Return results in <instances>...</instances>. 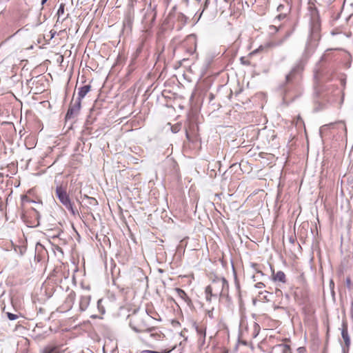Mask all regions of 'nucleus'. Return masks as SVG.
Segmentation results:
<instances>
[{
  "label": "nucleus",
  "instance_id": "nucleus-3",
  "mask_svg": "<svg viewBox=\"0 0 353 353\" xmlns=\"http://www.w3.org/2000/svg\"><path fill=\"white\" fill-rule=\"evenodd\" d=\"M302 70L301 65L298 64L295 65L289 74L285 76L286 84L296 83L299 81V77L301 71Z\"/></svg>",
  "mask_w": 353,
  "mask_h": 353
},
{
  "label": "nucleus",
  "instance_id": "nucleus-29",
  "mask_svg": "<svg viewBox=\"0 0 353 353\" xmlns=\"http://www.w3.org/2000/svg\"><path fill=\"white\" fill-rule=\"evenodd\" d=\"M22 201H26V203H34V204H37V203H39V204H41V202H39V203H37V202H36V201H35V200H29V199H27V200H22Z\"/></svg>",
  "mask_w": 353,
  "mask_h": 353
},
{
  "label": "nucleus",
  "instance_id": "nucleus-39",
  "mask_svg": "<svg viewBox=\"0 0 353 353\" xmlns=\"http://www.w3.org/2000/svg\"><path fill=\"white\" fill-rule=\"evenodd\" d=\"M141 51V47L140 46L139 48H137V52L139 53Z\"/></svg>",
  "mask_w": 353,
  "mask_h": 353
},
{
  "label": "nucleus",
  "instance_id": "nucleus-40",
  "mask_svg": "<svg viewBox=\"0 0 353 353\" xmlns=\"http://www.w3.org/2000/svg\"><path fill=\"white\" fill-rule=\"evenodd\" d=\"M48 0H41V5L43 6Z\"/></svg>",
  "mask_w": 353,
  "mask_h": 353
},
{
  "label": "nucleus",
  "instance_id": "nucleus-8",
  "mask_svg": "<svg viewBox=\"0 0 353 353\" xmlns=\"http://www.w3.org/2000/svg\"><path fill=\"white\" fill-rule=\"evenodd\" d=\"M91 296L90 295L81 296L79 301V308L81 311H85L90 302Z\"/></svg>",
  "mask_w": 353,
  "mask_h": 353
},
{
  "label": "nucleus",
  "instance_id": "nucleus-36",
  "mask_svg": "<svg viewBox=\"0 0 353 353\" xmlns=\"http://www.w3.org/2000/svg\"><path fill=\"white\" fill-rule=\"evenodd\" d=\"M31 208H32V210H34V213L36 214L37 218H38L39 212L33 207H31Z\"/></svg>",
  "mask_w": 353,
  "mask_h": 353
},
{
  "label": "nucleus",
  "instance_id": "nucleus-16",
  "mask_svg": "<svg viewBox=\"0 0 353 353\" xmlns=\"http://www.w3.org/2000/svg\"><path fill=\"white\" fill-rule=\"evenodd\" d=\"M171 350H165L162 352H157V351H154V350H142L141 351L140 353H170L171 352Z\"/></svg>",
  "mask_w": 353,
  "mask_h": 353
},
{
  "label": "nucleus",
  "instance_id": "nucleus-41",
  "mask_svg": "<svg viewBox=\"0 0 353 353\" xmlns=\"http://www.w3.org/2000/svg\"><path fill=\"white\" fill-rule=\"evenodd\" d=\"M304 348L303 347H300L298 349V350L299 351V352H302L303 351Z\"/></svg>",
  "mask_w": 353,
  "mask_h": 353
},
{
  "label": "nucleus",
  "instance_id": "nucleus-4",
  "mask_svg": "<svg viewBox=\"0 0 353 353\" xmlns=\"http://www.w3.org/2000/svg\"><path fill=\"white\" fill-rule=\"evenodd\" d=\"M81 104V101L79 99H77L74 101L72 100L65 115V119H70L77 117L80 111Z\"/></svg>",
  "mask_w": 353,
  "mask_h": 353
},
{
  "label": "nucleus",
  "instance_id": "nucleus-43",
  "mask_svg": "<svg viewBox=\"0 0 353 353\" xmlns=\"http://www.w3.org/2000/svg\"><path fill=\"white\" fill-rule=\"evenodd\" d=\"M258 274H260L261 276H264L265 274L263 273L262 270H261V272H257Z\"/></svg>",
  "mask_w": 353,
  "mask_h": 353
},
{
  "label": "nucleus",
  "instance_id": "nucleus-23",
  "mask_svg": "<svg viewBox=\"0 0 353 353\" xmlns=\"http://www.w3.org/2000/svg\"><path fill=\"white\" fill-rule=\"evenodd\" d=\"M7 316L10 321H14L18 319V315L10 312H7Z\"/></svg>",
  "mask_w": 353,
  "mask_h": 353
},
{
  "label": "nucleus",
  "instance_id": "nucleus-25",
  "mask_svg": "<svg viewBox=\"0 0 353 353\" xmlns=\"http://www.w3.org/2000/svg\"><path fill=\"white\" fill-rule=\"evenodd\" d=\"M345 284L347 288L351 289L352 288V281L350 278L348 276L345 279Z\"/></svg>",
  "mask_w": 353,
  "mask_h": 353
},
{
  "label": "nucleus",
  "instance_id": "nucleus-5",
  "mask_svg": "<svg viewBox=\"0 0 353 353\" xmlns=\"http://www.w3.org/2000/svg\"><path fill=\"white\" fill-rule=\"evenodd\" d=\"M56 194L58 199H68L66 192V185L64 183L57 185L56 188Z\"/></svg>",
  "mask_w": 353,
  "mask_h": 353
},
{
  "label": "nucleus",
  "instance_id": "nucleus-38",
  "mask_svg": "<svg viewBox=\"0 0 353 353\" xmlns=\"http://www.w3.org/2000/svg\"><path fill=\"white\" fill-rule=\"evenodd\" d=\"M21 199H28V196L25 194H22V195H21Z\"/></svg>",
  "mask_w": 353,
  "mask_h": 353
},
{
  "label": "nucleus",
  "instance_id": "nucleus-7",
  "mask_svg": "<svg viewBox=\"0 0 353 353\" xmlns=\"http://www.w3.org/2000/svg\"><path fill=\"white\" fill-rule=\"evenodd\" d=\"M134 21V13L131 11H128L125 16L123 20V26L125 28H132V23Z\"/></svg>",
  "mask_w": 353,
  "mask_h": 353
},
{
  "label": "nucleus",
  "instance_id": "nucleus-17",
  "mask_svg": "<svg viewBox=\"0 0 353 353\" xmlns=\"http://www.w3.org/2000/svg\"><path fill=\"white\" fill-rule=\"evenodd\" d=\"M289 10V6L285 5L284 3H280L277 7V10L279 12H283V11H288Z\"/></svg>",
  "mask_w": 353,
  "mask_h": 353
},
{
  "label": "nucleus",
  "instance_id": "nucleus-21",
  "mask_svg": "<svg viewBox=\"0 0 353 353\" xmlns=\"http://www.w3.org/2000/svg\"><path fill=\"white\" fill-rule=\"evenodd\" d=\"M75 296H76V294L74 291H71L68 295V297H67V299L68 300H70L71 302H74V299H75Z\"/></svg>",
  "mask_w": 353,
  "mask_h": 353
},
{
  "label": "nucleus",
  "instance_id": "nucleus-30",
  "mask_svg": "<svg viewBox=\"0 0 353 353\" xmlns=\"http://www.w3.org/2000/svg\"><path fill=\"white\" fill-rule=\"evenodd\" d=\"M179 127L178 125H175V126L172 127V132L176 133V132H179Z\"/></svg>",
  "mask_w": 353,
  "mask_h": 353
},
{
  "label": "nucleus",
  "instance_id": "nucleus-35",
  "mask_svg": "<svg viewBox=\"0 0 353 353\" xmlns=\"http://www.w3.org/2000/svg\"><path fill=\"white\" fill-rule=\"evenodd\" d=\"M285 15H286V14H285H285H282V13H281V14H279L277 17H278L279 19H284V18H285Z\"/></svg>",
  "mask_w": 353,
  "mask_h": 353
},
{
  "label": "nucleus",
  "instance_id": "nucleus-6",
  "mask_svg": "<svg viewBox=\"0 0 353 353\" xmlns=\"http://www.w3.org/2000/svg\"><path fill=\"white\" fill-rule=\"evenodd\" d=\"M62 204L70 210L72 214H76L79 213V210L74 202H72V200H60Z\"/></svg>",
  "mask_w": 353,
  "mask_h": 353
},
{
  "label": "nucleus",
  "instance_id": "nucleus-26",
  "mask_svg": "<svg viewBox=\"0 0 353 353\" xmlns=\"http://www.w3.org/2000/svg\"><path fill=\"white\" fill-rule=\"evenodd\" d=\"M350 315L352 321H353V301L351 302L350 309Z\"/></svg>",
  "mask_w": 353,
  "mask_h": 353
},
{
  "label": "nucleus",
  "instance_id": "nucleus-24",
  "mask_svg": "<svg viewBox=\"0 0 353 353\" xmlns=\"http://www.w3.org/2000/svg\"><path fill=\"white\" fill-rule=\"evenodd\" d=\"M251 267L256 272H261L260 265L259 264L252 263H251Z\"/></svg>",
  "mask_w": 353,
  "mask_h": 353
},
{
  "label": "nucleus",
  "instance_id": "nucleus-9",
  "mask_svg": "<svg viewBox=\"0 0 353 353\" xmlns=\"http://www.w3.org/2000/svg\"><path fill=\"white\" fill-rule=\"evenodd\" d=\"M341 335H342V338L344 340L345 345L347 349L348 350L349 347L350 345V338L348 334L347 327L345 324L343 325Z\"/></svg>",
  "mask_w": 353,
  "mask_h": 353
},
{
  "label": "nucleus",
  "instance_id": "nucleus-14",
  "mask_svg": "<svg viewBox=\"0 0 353 353\" xmlns=\"http://www.w3.org/2000/svg\"><path fill=\"white\" fill-rule=\"evenodd\" d=\"M272 278L274 281L285 283V274L282 271H278L276 274L273 272Z\"/></svg>",
  "mask_w": 353,
  "mask_h": 353
},
{
  "label": "nucleus",
  "instance_id": "nucleus-15",
  "mask_svg": "<svg viewBox=\"0 0 353 353\" xmlns=\"http://www.w3.org/2000/svg\"><path fill=\"white\" fill-rule=\"evenodd\" d=\"M288 37V35L287 34L282 39L270 41L268 43V46L269 47H277V46H281L285 42V41L287 39Z\"/></svg>",
  "mask_w": 353,
  "mask_h": 353
},
{
  "label": "nucleus",
  "instance_id": "nucleus-34",
  "mask_svg": "<svg viewBox=\"0 0 353 353\" xmlns=\"http://www.w3.org/2000/svg\"><path fill=\"white\" fill-rule=\"evenodd\" d=\"M205 294H206V300H207L208 301H210V300H211V297H212V296H210V293H205Z\"/></svg>",
  "mask_w": 353,
  "mask_h": 353
},
{
  "label": "nucleus",
  "instance_id": "nucleus-22",
  "mask_svg": "<svg viewBox=\"0 0 353 353\" xmlns=\"http://www.w3.org/2000/svg\"><path fill=\"white\" fill-rule=\"evenodd\" d=\"M196 332L197 333L203 336V339L205 337V330L203 327H196Z\"/></svg>",
  "mask_w": 353,
  "mask_h": 353
},
{
  "label": "nucleus",
  "instance_id": "nucleus-11",
  "mask_svg": "<svg viewBox=\"0 0 353 353\" xmlns=\"http://www.w3.org/2000/svg\"><path fill=\"white\" fill-rule=\"evenodd\" d=\"M91 85H85L79 88L78 97L79 100H82L83 98L90 91Z\"/></svg>",
  "mask_w": 353,
  "mask_h": 353
},
{
  "label": "nucleus",
  "instance_id": "nucleus-13",
  "mask_svg": "<svg viewBox=\"0 0 353 353\" xmlns=\"http://www.w3.org/2000/svg\"><path fill=\"white\" fill-rule=\"evenodd\" d=\"M174 291H175L176 296H179V298H181L185 302H186L188 303L189 302H190V299H189V297L188 296V295L186 294V293L185 292L184 290H183L182 289H180V288H175Z\"/></svg>",
  "mask_w": 353,
  "mask_h": 353
},
{
  "label": "nucleus",
  "instance_id": "nucleus-19",
  "mask_svg": "<svg viewBox=\"0 0 353 353\" xmlns=\"http://www.w3.org/2000/svg\"><path fill=\"white\" fill-rule=\"evenodd\" d=\"M314 78L316 80H318V81H320L323 78L322 72L320 71L319 69L315 70V71H314Z\"/></svg>",
  "mask_w": 353,
  "mask_h": 353
},
{
  "label": "nucleus",
  "instance_id": "nucleus-31",
  "mask_svg": "<svg viewBox=\"0 0 353 353\" xmlns=\"http://www.w3.org/2000/svg\"><path fill=\"white\" fill-rule=\"evenodd\" d=\"M133 329H134L137 332H141L144 331V330H145V329H144V327H139V328H137V327H133Z\"/></svg>",
  "mask_w": 353,
  "mask_h": 353
},
{
  "label": "nucleus",
  "instance_id": "nucleus-32",
  "mask_svg": "<svg viewBox=\"0 0 353 353\" xmlns=\"http://www.w3.org/2000/svg\"><path fill=\"white\" fill-rule=\"evenodd\" d=\"M209 3H210V0H205V3H204L203 10L202 12L208 6Z\"/></svg>",
  "mask_w": 353,
  "mask_h": 353
},
{
  "label": "nucleus",
  "instance_id": "nucleus-27",
  "mask_svg": "<svg viewBox=\"0 0 353 353\" xmlns=\"http://www.w3.org/2000/svg\"><path fill=\"white\" fill-rule=\"evenodd\" d=\"M256 194H259V197H260V198L264 197L265 195L266 194L265 193V192L263 190H258Z\"/></svg>",
  "mask_w": 353,
  "mask_h": 353
},
{
  "label": "nucleus",
  "instance_id": "nucleus-18",
  "mask_svg": "<svg viewBox=\"0 0 353 353\" xmlns=\"http://www.w3.org/2000/svg\"><path fill=\"white\" fill-rule=\"evenodd\" d=\"M64 8H65V4L61 3L59 6V8L58 9V11H57V15H58L57 21H59L60 16L64 13Z\"/></svg>",
  "mask_w": 353,
  "mask_h": 353
},
{
  "label": "nucleus",
  "instance_id": "nucleus-20",
  "mask_svg": "<svg viewBox=\"0 0 353 353\" xmlns=\"http://www.w3.org/2000/svg\"><path fill=\"white\" fill-rule=\"evenodd\" d=\"M97 307H98L99 311L101 314H104V313H105V308H104V307H103V306L102 305V299H99V300L97 301Z\"/></svg>",
  "mask_w": 353,
  "mask_h": 353
},
{
  "label": "nucleus",
  "instance_id": "nucleus-33",
  "mask_svg": "<svg viewBox=\"0 0 353 353\" xmlns=\"http://www.w3.org/2000/svg\"><path fill=\"white\" fill-rule=\"evenodd\" d=\"M289 241L291 243H294V242L296 241V237L292 236L290 237Z\"/></svg>",
  "mask_w": 353,
  "mask_h": 353
},
{
  "label": "nucleus",
  "instance_id": "nucleus-1",
  "mask_svg": "<svg viewBox=\"0 0 353 353\" xmlns=\"http://www.w3.org/2000/svg\"><path fill=\"white\" fill-rule=\"evenodd\" d=\"M312 10V20L310 22V35L305 45V54L307 56L311 55L316 48L318 42L320 39V22L316 15L318 14V11L316 8L310 7Z\"/></svg>",
  "mask_w": 353,
  "mask_h": 353
},
{
  "label": "nucleus",
  "instance_id": "nucleus-2",
  "mask_svg": "<svg viewBox=\"0 0 353 353\" xmlns=\"http://www.w3.org/2000/svg\"><path fill=\"white\" fill-rule=\"evenodd\" d=\"M229 284L225 278H216L210 285L206 287L205 293H210V296H219L226 293Z\"/></svg>",
  "mask_w": 353,
  "mask_h": 353
},
{
  "label": "nucleus",
  "instance_id": "nucleus-44",
  "mask_svg": "<svg viewBox=\"0 0 353 353\" xmlns=\"http://www.w3.org/2000/svg\"><path fill=\"white\" fill-rule=\"evenodd\" d=\"M325 55H323V56H322V57H321V59L320 62H321V61H323V59H324V58H325Z\"/></svg>",
  "mask_w": 353,
  "mask_h": 353
},
{
  "label": "nucleus",
  "instance_id": "nucleus-45",
  "mask_svg": "<svg viewBox=\"0 0 353 353\" xmlns=\"http://www.w3.org/2000/svg\"><path fill=\"white\" fill-rule=\"evenodd\" d=\"M85 199H94L93 197L85 196Z\"/></svg>",
  "mask_w": 353,
  "mask_h": 353
},
{
  "label": "nucleus",
  "instance_id": "nucleus-42",
  "mask_svg": "<svg viewBox=\"0 0 353 353\" xmlns=\"http://www.w3.org/2000/svg\"><path fill=\"white\" fill-rule=\"evenodd\" d=\"M186 137H187V139H188V140H190V136H189V134H188V132H186Z\"/></svg>",
  "mask_w": 353,
  "mask_h": 353
},
{
  "label": "nucleus",
  "instance_id": "nucleus-12",
  "mask_svg": "<svg viewBox=\"0 0 353 353\" xmlns=\"http://www.w3.org/2000/svg\"><path fill=\"white\" fill-rule=\"evenodd\" d=\"M42 353H61V352L60 351V348L59 346L48 345L43 349Z\"/></svg>",
  "mask_w": 353,
  "mask_h": 353
},
{
  "label": "nucleus",
  "instance_id": "nucleus-10",
  "mask_svg": "<svg viewBox=\"0 0 353 353\" xmlns=\"http://www.w3.org/2000/svg\"><path fill=\"white\" fill-rule=\"evenodd\" d=\"M274 350L278 353H291L290 345L284 343L276 345Z\"/></svg>",
  "mask_w": 353,
  "mask_h": 353
},
{
  "label": "nucleus",
  "instance_id": "nucleus-37",
  "mask_svg": "<svg viewBox=\"0 0 353 353\" xmlns=\"http://www.w3.org/2000/svg\"><path fill=\"white\" fill-rule=\"evenodd\" d=\"M283 1L284 3H285L287 4V6H290L289 0H283Z\"/></svg>",
  "mask_w": 353,
  "mask_h": 353
},
{
  "label": "nucleus",
  "instance_id": "nucleus-46",
  "mask_svg": "<svg viewBox=\"0 0 353 353\" xmlns=\"http://www.w3.org/2000/svg\"><path fill=\"white\" fill-rule=\"evenodd\" d=\"M252 279H253V280L255 281H256V276H255V275H253Z\"/></svg>",
  "mask_w": 353,
  "mask_h": 353
},
{
  "label": "nucleus",
  "instance_id": "nucleus-28",
  "mask_svg": "<svg viewBox=\"0 0 353 353\" xmlns=\"http://www.w3.org/2000/svg\"><path fill=\"white\" fill-rule=\"evenodd\" d=\"M254 286H255V288H262L265 287V285H264V283H262V282H258V283H256L255 284V285H254Z\"/></svg>",
  "mask_w": 353,
  "mask_h": 353
}]
</instances>
